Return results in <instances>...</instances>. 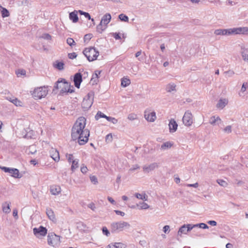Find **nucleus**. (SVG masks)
I'll list each match as a JSON object with an SVG mask.
<instances>
[{"mask_svg": "<svg viewBox=\"0 0 248 248\" xmlns=\"http://www.w3.org/2000/svg\"><path fill=\"white\" fill-rule=\"evenodd\" d=\"M86 121V119L83 117L78 118L72 128V139L73 140H78L80 145L85 144L89 140L90 132L85 128Z\"/></svg>", "mask_w": 248, "mask_h": 248, "instance_id": "f257e3e1", "label": "nucleus"}, {"mask_svg": "<svg viewBox=\"0 0 248 248\" xmlns=\"http://www.w3.org/2000/svg\"><path fill=\"white\" fill-rule=\"evenodd\" d=\"M58 89H60V93L61 94L66 93H72L74 92V90L70 88V84L63 78H61L56 82L53 91L55 92L56 90Z\"/></svg>", "mask_w": 248, "mask_h": 248, "instance_id": "f03ea898", "label": "nucleus"}, {"mask_svg": "<svg viewBox=\"0 0 248 248\" xmlns=\"http://www.w3.org/2000/svg\"><path fill=\"white\" fill-rule=\"evenodd\" d=\"M130 227V225L128 222L120 221L111 223L110 229L112 233H118L124 230L128 229Z\"/></svg>", "mask_w": 248, "mask_h": 248, "instance_id": "7ed1b4c3", "label": "nucleus"}, {"mask_svg": "<svg viewBox=\"0 0 248 248\" xmlns=\"http://www.w3.org/2000/svg\"><path fill=\"white\" fill-rule=\"evenodd\" d=\"M83 53L90 62L96 60L99 55V51L93 47L85 48Z\"/></svg>", "mask_w": 248, "mask_h": 248, "instance_id": "20e7f679", "label": "nucleus"}, {"mask_svg": "<svg viewBox=\"0 0 248 248\" xmlns=\"http://www.w3.org/2000/svg\"><path fill=\"white\" fill-rule=\"evenodd\" d=\"M48 93V90L45 86L35 88L32 93L33 97L35 99H40L45 97Z\"/></svg>", "mask_w": 248, "mask_h": 248, "instance_id": "39448f33", "label": "nucleus"}, {"mask_svg": "<svg viewBox=\"0 0 248 248\" xmlns=\"http://www.w3.org/2000/svg\"><path fill=\"white\" fill-rule=\"evenodd\" d=\"M94 93L91 92L85 96L82 102V107L85 110L90 108L93 103Z\"/></svg>", "mask_w": 248, "mask_h": 248, "instance_id": "423d86ee", "label": "nucleus"}, {"mask_svg": "<svg viewBox=\"0 0 248 248\" xmlns=\"http://www.w3.org/2000/svg\"><path fill=\"white\" fill-rule=\"evenodd\" d=\"M47 243L52 247H58L61 243L60 237L54 233H49L47 235Z\"/></svg>", "mask_w": 248, "mask_h": 248, "instance_id": "0eeeda50", "label": "nucleus"}, {"mask_svg": "<svg viewBox=\"0 0 248 248\" xmlns=\"http://www.w3.org/2000/svg\"><path fill=\"white\" fill-rule=\"evenodd\" d=\"M184 124L187 126H190L193 123V116L189 110L186 111L183 118Z\"/></svg>", "mask_w": 248, "mask_h": 248, "instance_id": "6e6552de", "label": "nucleus"}, {"mask_svg": "<svg viewBox=\"0 0 248 248\" xmlns=\"http://www.w3.org/2000/svg\"><path fill=\"white\" fill-rule=\"evenodd\" d=\"M47 230L45 228L42 226L39 228H34L33 229L34 234L38 238H41L45 236L47 233Z\"/></svg>", "mask_w": 248, "mask_h": 248, "instance_id": "1a4fd4ad", "label": "nucleus"}, {"mask_svg": "<svg viewBox=\"0 0 248 248\" xmlns=\"http://www.w3.org/2000/svg\"><path fill=\"white\" fill-rule=\"evenodd\" d=\"M144 118L148 122H154L156 118L155 112L148 109H146L144 112Z\"/></svg>", "mask_w": 248, "mask_h": 248, "instance_id": "9d476101", "label": "nucleus"}, {"mask_svg": "<svg viewBox=\"0 0 248 248\" xmlns=\"http://www.w3.org/2000/svg\"><path fill=\"white\" fill-rule=\"evenodd\" d=\"M193 229H194L193 224H185L180 228L178 232V235L181 236L182 234H186L188 232L190 231Z\"/></svg>", "mask_w": 248, "mask_h": 248, "instance_id": "9b49d317", "label": "nucleus"}, {"mask_svg": "<svg viewBox=\"0 0 248 248\" xmlns=\"http://www.w3.org/2000/svg\"><path fill=\"white\" fill-rule=\"evenodd\" d=\"M1 169L5 172H9L10 173L11 176L15 178H19L21 177V175L19 174V170L16 169H11L5 167H1Z\"/></svg>", "mask_w": 248, "mask_h": 248, "instance_id": "f8f14e48", "label": "nucleus"}, {"mask_svg": "<svg viewBox=\"0 0 248 248\" xmlns=\"http://www.w3.org/2000/svg\"><path fill=\"white\" fill-rule=\"evenodd\" d=\"M159 167L158 164L156 162H154L149 165H146L143 166V170L145 173H149Z\"/></svg>", "mask_w": 248, "mask_h": 248, "instance_id": "ddd939ff", "label": "nucleus"}, {"mask_svg": "<svg viewBox=\"0 0 248 248\" xmlns=\"http://www.w3.org/2000/svg\"><path fill=\"white\" fill-rule=\"evenodd\" d=\"M82 81V75L80 73H76L74 77V82L75 84V86L78 88H79L81 82Z\"/></svg>", "mask_w": 248, "mask_h": 248, "instance_id": "4468645a", "label": "nucleus"}, {"mask_svg": "<svg viewBox=\"0 0 248 248\" xmlns=\"http://www.w3.org/2000/svg\"><path fill=\"white\" fill-rule=\"evenodd\" d=\"M50 156L56 162H58L60 160L59 153L58 151L54 148H52L49 151Z\"/></svg>", "mask_w": 248, "mask_h": 248, "instance_id": "2eb2a0df", "label": "nucleus"}, {"mask_svg": "<svg viewBox=\"0 0 248 248\" xmlns=\"http://www.w3.org/2000/svg\"><path fill=\"white\" fill-rule=\"evenodd\" d=\"M169 131L170 133L175 132L178 127V124L173 119H171L169 124Z\"/></svg>", "mask_w": 248, "mask_h": 248, "instance_id": "dca6fc26", "label": "nucleus"}, {"mask_svg": "<svg viewBox=\"0 0 248 248\" xmlns=\"http://www.w3.org/2000/svg\"><path fill=\"white\" fill-rule=\"evenodd\" d=\"M222 120L218 116H213L209 120V123L212 125H218L221 123Z\"/></svg>", "mask_w": 248, "mask_h": 248, "instance_id": "f3484780", "label": "nucleus"}, {"mask_svg": "<svg viewBox=\"0 0 248 248\" xmlns=\"http://www.w3.org/2000/svg\"><path fill=\"white\" fill-rule=\"evenodd\" d=\"M227 31L228 35L241 34V27L228 29Z\"/></svg>", "mask_w": 248, "mask_h": 248, "instance_id": "a211bd4d", "label": "nucleus"}, {"mask_svg": "<svg viewBox=\"0 0 248 248\" xmlns=\"http://www.w3.org/2000/svg\"><path fill=\"white\" fill-rule=\"evenodd\" d=\"M111 18V16L110 14L108 13L106 14L103 16L100 22L104 24V26H106L110 21Z\"/></svg>", "mask_w": 248, "mask_h": 248, "instance_id": "6ab92c4d", "label": "nucleus"}, {"mask_svg": "<svg viewBox=\"0 0 248 248\" xmlns=\"http://www.w3.org/2000/svg\"><path fill=\"white\" fill-rule=\"evenodd\" d=\"M228 100L227 99L221 98L218 100L216 107L217 108L222 109L228 104Z\"/></svg>", "mask_w": 248, "mask_h": 248, "instance_id": "aec40b11", "label": "nucleus"}, {"mask_svg": "<svg viewBox=\"0 0 248 248\" xmlns=\"http://www.w3.org/2000/svg\"><path fill=\"white\" fill-rule=\"evenodd\" d=\"M173 143L170 141H167L164 142L160 147V149L161 151H167L171 148V147L173 146Z\"/></svg>", "mask_w": 248, "mask_h": 248, "instance_id": "412c9836", "label": "nucleus"}, {"mask_svg": "<svg viewBox=\"0 0 248 248\" xmlns=\"http://www.w3.org/2000/svg\"><path fill=\"white\" fill-rule=\"evenodd\" d=\"M50 190L52 195H57L61 192V188L59 186L54 185L50 187Z\"/></svg>", "mask_w": 248, "mask_h": 248, "instance_id": "4be33fe9", "label": "nucleus"}, {"mask_svg": "<svg viewBox=\"0 0 248 248\" xmlns=\"http://www.w3.org/2000/svg\"><path fill=\"white\" fill-rule=\"evenodd\" d=\"M78 11H77L76 10H75L73 12H72L69 14V18L74 23H76L78 20Z\"/></svg>", "mask_w": 248, "mask_h": 248, "instance_id": "5701e85b", "label": "nucleus"}, {"mask_svg": "<svg viewBox=\"0 0 248 248\" xmlns=\"http://www.w3.org/2000/svg\"><path fill=\"white\" fill-rule=\"evenodd\" d=\"M176 85L173 83H170L167 85L166 87V90L168 93H171L172 92H176Z\"/></svg>", "mask_w": 248, "mask_h": 248, "instance_id": "b1692460", "label": "nucleus"}, {"mask_svg": "<svg viewBox=\"0 0 248 248\" xmlns=\"http://www.w3.org/2000/svg\"><path fill=\"white\" fill-rule=\"evenodd\" d=\"M46 214L48 218L52 221H54L56 220L54 213L52 210L50 208H47L46 210Z\"/></svg>", "mask_w": 248, "mask_h": 248, "instance_id": "393cba45", "label": "nucleus"}, {"mask_svg": "<svg viewBox=\"0 0 248 248\" xmlns=\"http://www.w3.org/2000/svg\"><path fill=\"white\" fill-rule=\"evenodd\" d=\"M2 211L5 213H9L11 211L10 209V202H4L2 205Z\"/></svg>", "mask_w": 248, "mask_h": 248, "instance_id": "a878e982", "label": "nucleus"}, {"mask_svg": "<svg viewBox=\"0 0 248 248\" xmlns=\"http://www.w3.org/2000/svg\"><path fill=\"white\" fill-rule=\"evenodd\" d=\"M216 35H228L227 29H217L214 31Z\"/></svg>", "mask_w": 248, "mask_h": 248, "instance_id": "bb28decb", "label": "nucleus"}, {"mask_svg": "<svg viewBox=\"0 0 248 248\" xmlns=\"http://www.w3.org/2000/svg\"><path fill=\"white\" fill-rule=\"evenodd\" d=\"M137 206H138L140 210L147 209L149 208V205L144 202H140L139 203L137 204Z\"/></svg>", "mask_w": 248, "mask_h": 248, "instance_id": "cd10ccee", "label": "nucleus"}, {"mask_svg": "<svg viewBox=\"0 0 248 248\" xmlns=\"http://www.w3.org/2000/svg\"><path fill=\"white\" fill-rule=\"evenodd\" d=\"M0 7L2 9L1 11L2 17L3 18L8 17L10 16V14L8 10L5 8L2 7L1 5H0Z\"/></svg>", "mask_w": 248, "mask_h": 248, "instance_id": "c85d7f7f", "label": "nucleus"}, {"mask_svg": "<svg viewBox=\"0 0 248 248\" xmlns=\"http://www.w3.org/2000/svg\"><path fill=\"white\" fill-rule=\"evenodd\" d=\"M54 66L59 70H62L64 68V63L62 62L56 61L54 64Z\"/></svg>", "mask_w": 248, "mask_h": 248, "instance_id": "c756f323", "label": "nucleus"}, {"mask_svg": "<svg viewBox=\"0 0 248 248\" xmlns=\"http://www.w3.org/2000/svg\"><path fill=\"white\" fill-rule=\"evenodd\" d=\"M130 80L127 78H123L121 80V85L124 87H126L130 84Z\"/></svg>", "mask_w": 248, "mask_h": 248, "instance_id": "7c9ffc66", "label": "nucleus"}, {"mask_svg": "<svg viewBox=\"0 0 248 248\" xmlns=\"http://www.w3.org/2000/svg\"><path fill=\"white\" fill-rule=\"evenodd\" d=\"M8 100L12 102L14 104H15L16 106H21L22 105V103L18 100L16 98L12 99L10 98Z\"/></svg>", "mask_w": 248, "mask_h": 248, "instance_id": "2f4dec72", "label": "nucleus"}, {"mask_svg": "<svg viewBox=\"0 0 248 248\" xmlns=\"http://www.w3.org/2000/svg\"><path fill=\"white\" fill-rule=\"evenodd\" d=\"M194 226V229L196 228H200L202 229H208L209 227L205 223H201L199 224H193Z\"/></svg>", "mask_w": 248, "mask_h": 248, "instance_id": "473e14b6", "label": "nucleus"}, {"mask_svg": "<svg viewBox=\"0 0 248 248\" xmlns=\"http://www.w3.org/2000/svg\"><path fill=\"white\" fill-rule=\"evenodd\" d=\"M135 196L137 198L142 200L143 201H147L148 198V196L146 194H144L143 195H142L140 193H137L135 194Z\"/></svg>", "mask_w": 248, "mask_h": 248, "instance_id": "72a5a7b5", "label": "nucleus"}, {"mask_svg": "<svg viewBox=\"0 0 248 248\" xmlns=\"http://www.w3.org/2000/svg\"><path fill=\"white\" fill-rule=\"evenodd\" d=\"M107 117H108V116L107 115H106L105 114H104V113H103L102 112H101L100 111H98L97 112V113L95 116V118L96 120H98L100 118H106L107 119Z\"/></svg>", "mask_w": 248, "mask_h": 248, "instance_id": "f704fd0d", "label": "nucleus"}, {"mask_svg": "<svg viewBox=\"0 0 248 248\" xmlns=\"http://www.w3.org/2000/svg\"><path fill=\"white\" fill-rule=\"evenodd\" d=\"M106 26H104V24L100 23L99 25L97 26L96 30L99 33H101L105 29Z\"/></svg>", "mask_w": 248, "mask_h": 248, "instance_id": "c9c22d12", "label": "nucleus"}, {"mask_svg": "<svg viewBox=\"0 0 248 248\" xmlns=\"http://www.w3.org/2000/svg\"><path fill=\"white\" fill-rule=\"evenodd\" d=\"M72 165L71 166V170L72 171H74L75 169H76L77 168H78V160L75 159L74 160H73Z\"/></svg>", "mask_w": 248, "mask_h": 248, "instance_id": "e433bc0d", "label": "nucleus"}, {"mask_svg": "<svg viewBox=\"0 0 248 248\" xmlns=\"http://www.w3.org/2000/svg\"><path fill=\"white\" fill-rule=\"evenodd\" d=\"M119 19L123 21H124V22H128V17L127 16H126V15L123 14H120L119 16Z\"/></svg>", "mask_w": 248, "mask_h": 248, "instance_id": "4c0bfd02", "label": "nucleus"}, {"mask_svg": "<svg viewBox=\"0 0 248 248\" xmlns=\"http://www.w3.org/2000/svg\"><path fill=\"white\" fill-rule=\"evenodd\" d=\"M98 78L97 77V74L96 73H94L93 74L92 78H91V82L93 84H97V82L98 81Z\"/></svg>", "mask_w": 248, "mask_h": 248, "instance_id": "58836bf2", "label": "nucleus"}, {"mask_svg": "<svg viewBox=\"0 0 248 248\" xmlns=\"http://www.w3.org/2000/svg\"><path fill=\"white\" fill-rule=\"evenodd\" d=\"M127 119L133 121L138 119L137 115L135 113H130L128 115Z\"/></svg>", "mask_w": 248, "mask_h": 248, "instance_id": "ea45409f", "label": "nucleus"}, {"mask_svg": "<svg viewBox=\"0 0 248 248\" xmlns=\"http://www.w3.org/2000/svg\"><path fill=\"white\" fill-rule=\"evenodd\" d=\"M241 34L248 35V27H241Z\"/></svg>", "mask_w": 248, "mask_h": 248, "instance_id": "a19ab883", "label": "nucleus"}, {"mask_svg": "<svg viewBox=\"0 0 248 248\" xmlns=\"http://www.w3.org/2000/svg\"><path fill=\"white\" fill-rule=\"evenodd\" d=\"M217 183L221 186L226 187L227 186L228 184L227 183L222 179H218L217 180Z\"/></svg>", "mask_w": 248, "mask_h": 248, "instance_id": "79ce46f5", "label": "nucleus"}, {"mask_svg": "<svg viewBox=\"0 0 248 248\" xmlns=\"http://www.w3.org/2000/svg\"><path fill=\"white\" fill-rule=\"evenodd\" d=\"M78 13L81 15H84L85 16V17L86 18H88V19H91V16H90V14L88 13H86V12H83V11H82L81 10H79L78 11Z\"/></svg>", "mask_w": 248, "mask_h": 248, "instance_id": "37998d69", "label": "nucleus"}, {"mask_svg": "<svg viewBox=\"0 0 248 248\" xmlns=\"http://www.w3.org/2000/svg\"><path fill=\"white\" fill-rule=\"evenodd\" d=\"M107 120L108 121L111 122L113 124H116L118 123V120L114 117L108 116Z\"/></svg>", "mask_w": 248, "mask_h": 248, "instance_id": "c03bdc74", "label": "nucleus"}, {"mask_svg": "<svg viewBox=\"0 0 248 248\" xmlns=\"http://www.w3.org/2000/svg\"><path fill=\"white\" fill-rule=\"evenodd\" d=\"M67 43L70 46L76 45V43L73 39L71 38H68L66 40Z\"/></svg>", "mask_w": 248, "mask_h": 248, "instance_id": "a18cd8bd", "label": "nucleus"}, {"mask_svg": "<svg viewBox=\"0 0 248 248\" xmlns=\"http://www.w3.org/2000/svg\"><path fill=\"white\" fill-rule=\"evenodd\" d=\"M223 131L224 133L229 134L232 132V126L231 125H228L226 127H225L223 129Z\"/></svg>", "mask_w": 248, "mask_h": 248, "instance_id": "49530a36", "label": "nucleus"}, {"mask_svg": "<svg viewBox=\"0 0 248 248\" xmlns=\"http://www.w3.org/2000/svg\"><path fill=\"white\" fill-rule=\"evenodd\" d=\"M116 248H125L126 245L122 243H115Z\"/></svg>", "mask_w": 248, "mask_h": 248, "instance_id": "de8ad7c7", "label": "nucleus"}, {"mask_svg": "<svg viewBox=\"0 0 248 248\" xmlns=\"http://www.w3.org/2000/svg\"><path fill=\"white\" fill-rule=\"evenodd\" d=\"M112 135L111 134H108L106 137V141L107 142H110L112 140Z\"/></svg>", "mask_w": 248, "mask_h": 248, "instance_id": "09e8293b", "label": "nucleus"}, {"mask_svg": "<svg viewBox=\"0 0 248 248\" xmlns=\"http://www.w3.org/2000/svg\"><path fill=\"white\" fill-rule=\"evenodd\" d=\"M90 180L93 184L96 185L98 183V180L96 176H90Z\"/></svg>", "mask_w": 248, "mask_h": 248, "instance_id": "8fccbe9b", "label": "nucleus"}, {"mask_svg": "<svg viewBox=\"0 0 248 248\" xmlns=\"http://www.w3.org/2000/svg\"><path fill=\"white\" fill-rule=\"evenodd\" d=\"M16 73L17 76H24L26 74V71L23 69H21L18 70Z\"/></svg>", "mask_w": 248, "mask_h": 248, "instance_id": "3c124183", "label": "nucleus"}, {"mask_svg": "<svg viewBox=\"0 0 248 248\" xmlns=\"http://www.w3.org/2000/svg\"><path fill=\"white\" fill-rule=\"evenodd\" d=\"M102 231L103 233L107 236H109V235L110 234L109 232L106 227H103Z\"/></svg>", "mask_w": 248, "mask_h": 248, "instance_id": "603ef678", "label": "nucleus"}, {"mask_svg": "<svg viewBox=\"0 0 248 248\" xmlns=\"http://www.w3.org/2000/svg\"><path fill=\"white\" fill-rule=\"evenodd\" d=\"M66 157H67V159H68V161L69 162H71L73 161V160H74L73 159V155H72V154H67L66 155Z\"/></svg>", "mask_w": 248, "mask_h": 248, "instance_id": "864d4df0", "label": "nucleus"}, {"mask_svg": "<svg viewBox=\"0 0 248 248\" xmlns=\"http://www.w3.org/2000/svg\"><path fill=\"white\" fill-rule=\"evenodd\" d=\"M42 38L46 40H51V36L49 34L45 33L42 35Z\"/></svg>", "mask_w": 248, "mask_h": 248, "instance_id": "5fc2aeb1", "label": "nucleus"}, {"mask_svg": "<svg viewBox=\"0 0 248 248\" xmlns=\"http://www.w3.org/2000/svg\"><path fill=\"white\" fill-rule=\"evenodd\" d=\"M77 55L75 52L68 54V58L70 59H73L77 57Z\"/></svg>", "mask_w": 248, "mask_h": 248, "instance_id": "6e6d98bb", "label": "nucleus"}, {"mask_svg": "<svg viewBox=\"0 0 248 248\" xmlns=\"http://www.w3.org/2000/svg\"><path fill=\"white\" fill-rule=\"evenodd\" d=\"M80 170H81V171L83 173H86V172H87V171H88V168H87V167L86 166L82 165V166L81 167Z\"/></svg>", "mask_w": 248, "mask_h": 248, "instance_id": "4d7b16f0", "label": "nucleus"}, {"mask_svg": "<svg viewBox=\"0 0 248 248\" xmlns=\"http://www.w3.org/2000/svg\"><path fill=\"white\" fill-rule=\"evenodd\" d=\"M88 207L93 211H95L96 207L95 204L93 202H91L88 205Z\"/></svg>", "mask_w": 248, "mask_h": 248, "instance_id": "13d9d810", "label": "nucleus"}, {"mask_svg": "<svg viewBox=\"0 0 248 248\" xmlns=\"http://www.w3.org/2000/svg\"><path fill=\"white\" fill-rule=\"evenodd\" d=\"M242 58H243V59L245 61H247L248 62V54L244 53V52H242Z\"/></svg>", "mask_w": 248, "mask_h": 248, "instance_id": "bf43d9fd", "label": "nucleus"}, {"mask_svg": "<svg viewBox=\"0 0 248 248\" xmlns=\"http://www.w3.org/2000/svg\"><path fill=\"white\" fill-rule=\"evenodd\" d=\"M163 232L165 233H169V232H170V226L169 225H165L164 227H163Z\"/></svg>", "mask_w": 248, "mask_h": 248, "instance_id": "052dcab7", "label": "nucleus"}, {"mask_svg": "<svg viewBox=\"0 0 248 248\" xmlns=\"http://www.w3.org/2000/svg\"><path fill=\"white\" fill-rule=\"evenodd\" d=\"M139 168H140V166L138 164H136V165H134L132 168H131L129 169V171H133L135 170H136L139 169Z\"/></svg>", "mask_w": 248, "mask_h": 248, "instance_id": "680f3d73", "label": "nucleus"}, {"mask_svg": "<svg viewBox=\"0 0 248 248\" xmlns=\"http://www.w3.org/2000/svg\"><path fill=\"white\" fill-rule=\"evenodd\" d=\"M17 214H18L17 210L16 209H14L13 215V216L15 217V218L16 219H17L18 218Z\"/></svg>", "mask_w": 248, "mask_h": 248, "instance_id": "e2e57ef3", "label": "nucleus"}, {"mask_svg": "<svg viewBox=\"0 0 248 248\" xmlns=\"http://www.w3.org/2000/svg\"><path fill=\"white\" fill-rule=\"evenodd\" d=\"M115 213L118 215H120L122 217H124L125 215V213L122 211L119 210H114Z\"/></svg>", "mask_w": 248, "mask_h": 248, "instance_id": "0e129e2a", "label": "nucleus"}, {"mask_svg": "<svg viewBox=\"0 0 248 248\" xmlns=\"http://www.w3.org/2000/svg\"><path fill=\"white\" fill-rule=\"evenodd\" d=\"M247 85V83H244L242 86L241 91L242 92H245L246 90L247 87L246 85Z\"/></svg>", "mask_w": 248, "mask_h": 248, "instance_id": "69168bd1", "label": "nucleus"}, {"mask_svg": "<svg viewBox=\"0 0 248 248\" xmlns=\"http://www.w3.org/2000/svg\"><path fill=\"white\" fill-rule=\"evenodd\" d=\"M186 186L188 187H194L195 188H197L199 186V184L198 183H196L193 184H187Z\"/></svg>", "mask_w": 248, "mask_h": 248, "instance_id": "338daca9", "label": "nucleus"}, {"mask_svg": "<svg viewBox=\"0 0 248 248\" xmlns=\"http://www.w3.org/2000/svg\"><path fill=\"white\" fill-rule=\"evenodd\" d=\"M208 224H209L210 225L215 226L217 225V222L214 220H210L207 222Z\"/></svg>", "mask_w": 248, "mask_h": 248, "instance_id": "774afa93", "label": "nucleus"}]
</instances>
